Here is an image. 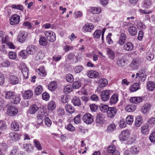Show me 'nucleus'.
<instances>
[{"label": "nucleus", "instance_id": "nucleus-53", "mask_svg": "<svg viewBox=\"0 0 155 155\" xmlns=\"http://www.w3.org/2000/svg\"><path fill=\"white\" fill-rule=\"evenodd\" d=\"M74 121L76 124L80 123L81 121V115L78 114L75 117L74 119Z\"/></svg>", "mask_w": 155, "mask_h": 155}, {"label": "nucleus", "instance_id": "nucleus-1", "mask_svg": "<svg viewBox=\"0 0 155 155\" xmlns=\"http://www.w3.org/2000/svg\"><path fill=\"white\" fill-rule=\"evenodd\" d=\"M94 118L93 116L91 114L87 113L83 116L82 120L84 123L89 124L93 122Z\"/></svg>", "mask_w": 155, "mask_h": 155}, {"label": "nucleus", "instance_id": "nucleus-49", "mask_svg": "<svg viewBox=\"0 0 155 155\" xmlns=\"http://www.w3.org/2000/svg\"><path fill=\"white\" fill-rule=\"evenodd\" d=\"M104 118L102 115H98L96 117V122L99 124H101L103 123Z\"/></svg>", "mask_w": 155, "mask_h": 155}, {"label": "nucleus", "instance_id": "nucleus-47", "mask_svg": "<svg viewBox=\"0 0 155 155\" xmlns=\"http://www.w3.org/2000/svg\"><path fill=\"white\" fill-rule=\"evenodd\" d=\"M116 150L115 146L114 145H111L108 147L107 151L108 153H113Z\"/></svg>", "mask_w": 155, "mask_h": 155}, {"label": "nucleus", "instance_id": "nucleus-56", "mask_svg": "<svg viewBox=\"0 0 155 155\" xmlns=\"http://www.w3.org/2000/svg\"><path fill=\"white\" fill-rule=\"evenodd\" d=\"M18 148L17 147H15L11 152L9 155H18Z\"/></svg>", "mask_w": 155, "mask_h": 155}, {"label": "nucleus", "instance_id": "nucleus-59", "mask_svg": "<svg viewBox=\"0 0 155 155\" xmlns=\"http://www.w3.org/2000/svg\"><path fill=\"white\" fill-rule=\"evenodd\" d=\"M154 57L153 54L150 52H148L147 53L146 58L149 61H152Z\"/></svg>", "mask_w": 155, "mask_h": 155}, {"label": "nucleus", "instance_id": "nucleus-45", "mask_svg": "<svg viewBox=\"0 0 155 155\" xmlns=\"http://www.w3.org/2000/svg\"><path fill=\"white\" fill-rule=\"evenodd\" d=\"M34 146L38 150H42V148L39 142L37 140H34Z\"/></svg>", "mask_w": 155, "mask_h": 155}, {"label": "nucleus", "instance_id": "nucleus-39", "mask_svg": "<svg viewBox=\"0 0 155 155\" xmlns=\"http://www.w3.org/2000/svg\"><path fill=\"white\" fill-rule=\"evenodd\" d=\"M43 90L42 86L39 85L35 89V93L36 95H39L41 94Z\"/></svg>", "mask_w": 155, "mask_h": 155}, {"label": "nucleus", "instance_id": "nucleus-48", "mask_svg": "<svg viewBox=\"0 0 155 155\" xmlns=\"http://www.w3.org/2000/svg\"><path fill=\"white\" fill-rule=\"evenodd\" d=\"M131 153L136 154L139 153V150L135 147H132L130 149L129 151Z\"/></svg>", "mask_w": 155, "mask_h": 155}, {"label": "nucleus", "instance_id": "nucleus-3", "mask_svg": "<svg viewBox=\"0 0 155 155\" xmlns=\"http://www.w3.org/2000/svg\"><path fill=\"white\" fill-rule=\"evenodd\" d=\"M28 37V33L25 31L20 32L17 37L18 41L21 43L24 42L27 39Z\"/></svg>", "mask_w": 155, "mask_h": 155}, {"label": "nucleus", "instance_id": "nucleus-51", "mask_svg": "<svg viewBox=\"0 0 155 155\" xmlns=\"http://www.w3.org/2000/svg\"><path fill=\"white\" fill-rule=\"evenodd\" d=\"M101 31L100 30H96L93 34L94 37L95 38H98L101 36Z\"/></svg>", "mask_w": 155, "mask_h": 155}, {"label": "nucleus", "instance_id": "nucleus-52", "mask_svg": "<svg viewBox=\"0 0 155 155\" xmlns=\"http://www.w3.org/2000/svg\"><path fill=\"white\" fill-rule=\"evenodd\" d=\"M127 124H131L133 121V117L131 115H128L127 116L126 119Z\"/></svg>", "mask_w": 155, "mask_h": 155}, {"label": "nucleus", "instance_id": "nucleus-58", "mask_svg": "<svg viewBox=\"0 0 155 155\" xmlns=\"http://www.w3.org/2000/svg\"><path fill=\"white\" fill-rule=\"evenodd\" d=\"M107 52L109 58L113 60L114 58V54L112 51L109 49L107 50Z\"/></svg>", "mask_w": 155, "mask_h": 155}, {"label": "nucleus", "instance_id": "nucleus-24", "mask_svg": "<svg viewBox=\"0 0 155 155\" xmlns=\"http://www.w3.org/2000/svg\"><path fill=\"white\" fill-rule=\"evenodd\" d=\"M116 64L118 66L122 67L125 65L126 60L124 58H118L117 60Z\"/></svg>", "mask_w": 155, "mask_h": 155}, {"label": "nucleus", "instance_id": "nucleus-6", "mask_svg": "<svg viewBox=\"0 0 155 155\" xmlns=\"http://www.w3.org/2000/svg\"><path fill=\"white\" fill-rule=\"evenodd\" d=\"M130 135L129 131L128 130H124L122 131L119 136V138L121 141L127 140Z\"/></svg>", "mask_w": 155, "mask_h": 155}, {"label": "nucleus", "instance_id": "nucleus-63", "mask_svg": "<svg viewBox=\"0 0 155 155\" xmlns=\"http://www.w3.org/2000/svg\"><path fill=\"white\" fill-rule=\"evenodd\" d=\"M149 138L151 142H155V131L153 132L150 134Z\"/></svg>", "mask_w": 155, "mask_h": 155}, {"label": "nucleus", "instance_id": "nucleus-41", "mask_svg": "<svg viewBox=\"0 0 155 155\" xmlns=\"http://www.w3.org/2000/svg\"><path fill=\"white\" fill-rule=\"evenodd\" d=\"M72 102L74 106H79L81 104L80 99L77 97H75L72 99Z\"/></svg>", "mask_w": 155, "mask_h": 155}, {"label": "nucleus", "instance_id": "nucleus-26", "mask_svg": "<svg viewBox=\"0 0 155 155\" xmlns=\"http://www.w3.org/2000/svg\"><path fill=\"white\" fill-rule=\"evenodd\" d=\"M135 25L137 26V28L143 30L145 29L146 26L144 23L140 20H136Z\"/></svg>", "mask_w": 155, "mask_h": 155}, {"label": "nucleus", "instance_id": "nucleus-10", "mask_svg": "<svg viewBox=\"0 0 155 155\" xmlns=\"http://www.w3.org/2000/svg\"><path fill=\"white\" fill-rule=\"evenodd\" d=\"M18 113L17 109L14 106L10 107L7 111L8 114L10 116H15Z\"/></svg>", "mask_w": 155, "mask_h": 155}, {"label": "nucleus", "instance_id": "nucleus-62", "mask_svg": "<svg viewBox=\"0 0 155 155\" xmlns=\"http://www.w3.org/2000/svg\"><path fill=\"white\" fill-rule=\"evenodd\" d=\"M92 12L94 14H98L101 12L100 7H92L91 8Z\"/></svg>", "mask_w": 155, "mask_h": 155}, {"label": "nucleus", "instance_id": "nucleus-34", "mask_svg": "<svg viewBox=\"0 0 155 155\" xmlns=\"http://www.w3.org/2000/svg\"><path fill=\"white\" fill-rule=\"evenodd\" d=\"M56 104L55 103L54 101H50L48 105V110H52L56 108Z\"/></svg>", "mask_w": 155, "mask_h": 155}, {"label": "nucleus", "instance_id": "nucleus-5", "mask_svg": "<svg viewBox=\"0 0 155 155\" xmlns=\"http://www.w3.org/2000/svg\"><path fill=\"white\" fill-rule=\"evenodd\" d=\"M20 67L24 78L26 79L28 78L29 70L25 64H21Z\"/></svg>", "mask_w": 155, "mask_h": 155}, {"label": "nucleus", "instance_id": "nucleus-36", "mask_svg": "<svg viewBox=\"0 0 155 155\" xmlns=\"http://www.w3.org/2000/svg\"><path fill=\"white\" fill-rule=\"evenodd\" d=\"M116 128V126L114 124H110L107 127V133H110L114 131Z\"/></svg>", "mask_w": 155, "mask_h": 155}, {"label": "nucleus", "instance_id": "nucleus-60", "mask_svg": "<svg viewBox=\"0 0 155 155\" xmlns=\"http://www.w3.org/2000/svg\"><path fill=\"white\" fill-rule=\"evenodd\" d=\"M45 126L47 127H49L51 126L52 122L51 120L48 117H46L45 120Z\"/></svg>", "mask_w": 155, "mask_h": 155}, {"label": "nucleus", "instance_id": "nucleus-20", "mask_svg": "<svg viewBox=\"0 0 155 155\" xmlns=\"http://www.w3.org/2000/svg\"><path fill=\"white\" fill-rule=\"evenodd\" d=\"M87 76L91 78H96L99 75L98 73L96 71L91 70L87 73Z\"/></svg>", "mask_w": 155, "mask_h": 155}, {"label": "nucleus", "instance_id": "nucleus-4", "mask_svg": "<svg viewBox=\"0 0 155 155\" xmlns=\"http://www.w3.org/2000/svg\"><path fill=\"white\" fill-rule=\"evenodd\" d=\"M20 17L17 14H15L12 15L10 18V23L12 25L18 24L19 22Z\"/></svg>", "mask_w": 155, "mask_h": 155}, {"label": "nucleus", "instance_id": "nucleus-19", "mask_svg": "<svg viewBox=\"0 0 155 155\" xmlns=\"http://www.w3.org/2000/svg\"><path fill=\"white\" fill-rule=\"evenodd\" d=\"M35 46L33 45H31L27 47L26 52L28 55L33 54L35 52Z\"/></svg>", "mask_w": 155, "mask_h": 155}, {"label": "nucleus", "instance_id": "nucleus-61", "mask_svg": "<svg viewBox=\"0 0 155 155\" xmlns=\"http://www.w3.org/2000/svg\"><path fill=\"white\" fill-rule=\"evenodd\" d=\"M23 26L24 28H27L28 29H31V24L28 21H25L23 24Z\"/></svg>", "mask_w": 155, "mask_h": 155}, {"label": "nucleus", "instance_id": "nucleus-55", "mask_svg": "<svg viewBox=\"0 0 155 155\" xmlns=\"http://www.w3.org/2000/svg\"><path fill=\"white\" fill-rule=\"evenodd\" d=\"M81 86V83L77 81H74L72 85V87L74 88L77 89L79 88Z\"/></svg>", "mask_w": 155, "mask_h": 155}, {"label": "nucleus", "instance_id": "nucleus-7", "mask_svg": "<svg viewBox=\"0 0 155 155\" xmlns=\"http://www.w3.org/2000/svg\"><path fill=\"white\" fill-rule=\"evenodd\" d=\"M110 90H104L102 91L101 94V99L104 101H108L110 98Z\"/></svg>", "mask_w": 155, "mask_h": 155}, {"label": "nucleus", "instance_id": "nucleus-30", "mask_svg": "<svg viewBox=\"0 0 155 155\" xmlns=\"http://www.w3.org/2000/svg\"><path fill=\"white\" fill-rule=\"evenodd\" d=\"M5 98L6 99L12 100L15 96V93L11 91H6L5 92Z\"/></svg>", "mask_w": 155, "mask_h": 155}, {"label": "nucleus", "instance_id": "nucleus-22", "mask_svg": "<svg viewBox=\"0 0 155 155\" xmlns=\"http://www.w3.org/2000/svg\"><path fill=\"white\" fill-rule=\"evenodd\" d=\"M142 99L141 97H133L130 98V101L132 103L137 104L141 102Z\"/></svg>", "mask_w": 155, "mask_h": 155}, {"label": "nucleus", "instance_id": "nucleus-18", "mask_svg": "<svg viewBox=\"0 0 155 155\" xmlns=\"http://www.w3.org/2000/svg\"><path fill=\"white\" fill-rule=\"evenodd\" d=\"M143 118L141 116H137L135 121V125L137 127H139L143 123Z\"/></svg>", "mask_w": 155, "mask_h": 155}, {"label": "nucleus", "instance_id": "nucleus-21", "mask_svg": "<svg viewBox=\"0 0 155 155\" xmlns=\"http://www.w3.org/2000/svg\"><path fill=\"white\" fill-rule=\"evenodd\" d=\"M149 125L147 124L141 127V131L143 134L146 135L149 133Z\"/></svg>", "mask_w": 155, "mask_h": 155}, {"label": "nucleus", "instance_id": "nucleus-28", "mask_svg": "<svg viewBox=\"0 0 155 155\" xmlns=\"http://www.w3.org/2000/svg\"><path fill=\"white\" fill-rule=\"evenodd\" d=\"M147 87L148 90L153 91L155 87V84L152 81H149L147 84Z\"/></svg>", "mask_w": 155, "mask_h": 155}, {"label": "nucleus", "instance_id": "nucleus-50", "mask_svg": "<svg viewBox=\"0 0 155 155\" xmlns=\"http://www.w3.org/2000/svg\"><path fill=\"white\" fill-rule=\"evenodd\" d=\"M72 90V87L70 85L65 87L64 89V92L66 94H68L71 92Z\"/></svg>", "mask_w": 155, "mask_h": 155}, {"label": "nucleus", "instance_id": "nucleus-54", "mask_svg": "<svg viewBox=\"0 0 155 155\" xmlns=\"http://www.w3.org/2000/svg\"><path fill=\"white\" fill-rule=\"evenodd\" d=\"M66 129L68 131L73 132L75 130V128L71 124H69L65 127Z\"/></svg>", "mask_w": 155, "mask_h": 155}, {"label": "nucleus", "instance_id": "nucleus-2", "mask_svg": "<svg viewBox=\"0 0 155 155\" xmlns=\"http://www.w3.org/2000/svg\"><path fill=\"white\" fill-rule=\"evenodd\" d=\"M45 36L47 39L51 42H54L56 40V35L53 31H48L45 32Z\"/></svg>", "mask_w": 155, "mask_h": 155}, {"label": "nucleus", "instance_id": "nucleus-29", "mask_svg": "<svg viewBox=\"0 0 155 155\" xmlns=\"http://www.w3.org/2000/svg\"><path fill=\"white\" fill-rule=\"evenodd\" d=\"M118 97L117 94H113L110 98L111 104H116L118 101Z\"/></svg>", "mask_w": 155, "mask_h": 155}, {"label": "nucleus", "instance_id": "nucleus-17", "mask_svg": "<svg viewBox=\"0 0 155 155\" xmlns=\"http://www.w3.org/2000/svg\"><path fill=\"white\" fill-rule=\"evenodd\" d=\"M33 91L31 90H28L25 91L23 94V97L24 99H29L32 97Z\"/></svg>", "mask_w": 155, "mask_h": 155}, {"label": "nucleus", "instance_id": "nucleus-16", "mask_svg": "<svg viewBox=\"0 0 155 155\" xmlns=\"http://www.w3.org/2000/svg\"><path fill=\"white\" fill-rule=\"evenodd\" d=\"M134 48L133 45L130 42H127L125 44L124 47V49L127 51H131Z\"/></svg>", "mask_w": 155, "mask_h": 155}, {"label": "nucleus", "instance_id": "nucleus-46", "mask_svg": "<svg viewBox=\"0 0 155 155\" xmlns=\"http://www.w3.org/2000/svg\"><path fill=\"white\" fill-rule=\"evenodd\" d=\"M139 63L138 59L135 58L134 59L130 64V66L133 68H135V66H137Z\"/></svg>", "mask_w": 155, "mask_h": 155}, {"label": "nucleus", "instance_id": "nucleus-33", "mask_svg": "<svg viewBox=\"0 0 155 155\" xmlns=\"http://www.w3.org/2000/svg\"><path fill=\"white\" fill-rule=\"evenodd\" d=\"M65 108L66 111L70 113H72L74 112V109L71 105L67 104L65 105Z\"/></svg>", "mask_w": 155, "mask_h": 155}, {"label": "nucleus", "instance_id": "nucleus-31", "mask_svg": "<svg viewBox=\"0 0 155 155\" xmlns=\"http://www.w3.org/2000/svg\"><path fill=\"white\" fill-rule=\"evenodd\" d=\"M9 136L11 139L13 140H17L19 138L18 134L15 132L10 133L9 134Z\"/></svg>", "mask_w": 155, "mask_h": 155}, {"label": "nucleus", "instance_id": "nucleus-42", "mask_svg": "<svg viewBox=\"0 0 155 155\" xmlns=\"http://www.w3.org/2000/svg\"><path fill=\"white\" fill-rule=\"evenodd\" d=\"M11 7L12 8L17 10H18L21 11H23L24 10V8L23 6L21 4H18L17 5L13 4L12 5Z\"/></svg>", "mask_w": 155, "mask_h": 155}, {"label": "nucleus", "instance_id": "nucleus-15", "mask_svg": "<svg viewBox=\"0 0 155 155\" xmlns=\"http://www.w3.org/2000/svg\"><path fill=\"white\" fill-rule=\"evenodd\" d=\"M130 34L131 36L136 35L137 32V29L136 27L134 26H130L128 28Z\"/></svg>", "mask_w": 155, "mask_h": 155}, {"label": "nucleus", "instance_id": "nucleus-37", "mask_svg": "<svg viewBox=\"0 0 155 155\" xmlns=\"http://www.w3.org/2000/svg\"><path fill=\"white\" fill-rule=\"evenodd\" d=\"M136 107L133 104L128 105L125 108L126 111L129 112H131L134 111L136 109Z\"/></svg>", "mask_w": 155, "mask_h": 155}, {"label": "nucleus", "instance_id": "nucleus-57", "mask_svg": "<svg viewBox=\"0 0 155 155\" xmlns=\"http://www.w3.org/2000/svg\"><path fill=\"white\" fill-rule=\"evenodd\" d=\"M17 56L16 53L10 51L9 52L8 57L10 59H15Z\"/></svg>", "mask_w": 155, "mask_h": 155}, {"label": "nucleus", "instance_id": "nucleus-25", "mask_svg": "<svg viewBox=\"0 0 155 155\" xmlns=\"http://www.w3.org/2000/svg\"><path fill=\"white\" fill-rule=\"evenodd\" d=\"M57 86V83L56 82L52 81L49 84L48 86V88L50 91H54L56 89Z\"/></svg>", "mask_w": 155, "mask_h": 155}, {"label": "nucleus", "instance_id": "nucleus-44", "mask_svg": "<svg viewBox=\"0 0 155 155\" xmlns=\"http://www.w3.org/2000/svg\"><path fill=\"white\" fill-rule=\"evenodd\" d=\"M23 147L24 149H26V151L28 152H30L33 150L34 147L31 144L27 143L24 144Z\"/></svg>", "mask_w": 155, "mask_h": 155}, {"label": "nucleus", "instance_id": "nucleus-9", "mask_svg": "<svg viewBox=\"0 0 155 155\" xmlns=\"http://www.w3.org/2000/svg\"><path fill=\"white\" fill-rule=\"evenodd\" d=\"M136 78H138L140 81H144L146 78V75L144 70L140 71L139 73H137L136 74Z\"/></svg>", "mask_w": 155, "mask_h": 155}, {"label": "nucleus", "instance_id": "nucleus-27", "mask_svg": "<svg viewBox=\"0 0 155 155\" xmlns=\"http://www.w3.org/2000/svg\"><path fill=\"white\" fill-rule=\"evenodd\" d=\"M108 84L107 79L102 78L98 82V85L101 87H103L106 86Z\"/></svg>", "mask_w": 155, "mask_h": 155}, {"label": "nucleus", "instance_id": "nucleus-32", "mask_svg": "<svg viewBox=\"0 0 155 155\" xmlns=\"http://www.w3.org/2000/svg\"><path fill=\"white\" fill-rule=\"evenodd\" d=\"M39 43L41 45L46 46L48 43V40L45 37H41L39 39Z\"/></svg>", "mask_w": 155, "mask_h": 155}, {"label": "nucleus", "instance_id": "nucleus-8", "mask_svg": "<svg viewBox=\"0 0 155 155\" xmlns=\"http://www.w3.org/2000/svg\"><path fill=\"white\" fill-rule=\"evenodd\" d=\"M117 112V109L114 107H110L107 111V114L108 117L111 118L114 117Z\"/></svg>", "mask_w": 155, "mask_h": 155}, {"label": "nucleus", "instance_id": "nucleus-43", "mask_svg": "<svg viewBox=\"0 0 155 155\" xmlns=\"http://www.w3.org/2000/svg\"><path fill=\"white\" fill-rule=\"evenodd\" d=\"M152 3L151 0H145L143 2V6L145 8H148L151 6Z\"/></svg>", "mask_w": 155, "mask_h": 155}, {"label": "nucleus", "instance_id": "nucleus-40", "mask_svg": "<svg viewBox=\"0 0 155 155\" xmlns=\"http://www.w3.org/2000/svg\"><path fill=\"white\" fill-rule=\"evenodd\" d=\"M20 100V98L19 95H17L15 94L13 98L12 99L11 102L14 104H17L19 103Z\"/></svg>", "mask_w": 155, "mask_h": 155}, {"label": "nucleus", "instance_id": "nucleus-13", "mask_svg": "<svg viewBox=\"0 0 155 155\" xmlns=\"http://www.w3.org/2000/svg\"><path fill=\"white\" fill-rule=\"evenodd\" d=\"M19 79L16 76L11 75L9 78V82L10 83L13 85H15L18 83Z\"/></svg>", "mask_w": 155, "mask_h": 155}, {"label": "nucleus", "instance_id": "nucleus-64", "mask_svg": "<svg viewBox=\"0 0 155 155\" xmlns=\"http://www.w3.org/2000/svg\"><path fill=\"white\" fill-rule=\"evenodd\" d=\"M148 123L152 126L155 125V118L152 117L150 118L148 121Z\"/></svg>", "mask_w": 155, "mask_h": 155}, {"label": "nucleus", "instance_id": "nucleus-35", "mask_svg": "<svg viewBox=\"0 0 155 155\" xmlns=\"http://www.w3.org/2000/svg\"><path fill=\"white\" fill-rule=\"evenodd\" d=\"M140 84L138 83L134 84L130 87V91L133 92L137 91L140 88Z\"/></svg>", "mask_w": 155, "mask_h": 155}, {"label": "nucleus", "instance_id": "nucleus-11", "mask_svg": "<svg viewBox=\"0 0 155 155\" xmlns=\"http://www.w3.org/2000/svg\"><path fill=\"white\" fill-rule=\"evenodd\" d=\"M40 107L36 104L31 105L28 110V112L31 114H35L39 110Z\"/></svg>", "mask_w": 155, "mask_h": 155}, {"label": "nucleus", "instance_id": "nucleus-12", "mask_svg": "<svg viewBox=\"0 0 155 155\" xmlns=\"http://www.w3.org/2000/svg\"><path fill=\"white\" fill-rule=\"evenodd\" d=\"M94 28V25L92 24L88 23L86 24L83 27L84 32H91Z\"/></svg>", "mask_w": 155, "mask_h": 155}, {"label": "nucleus", "instance_id": "nucleus-23", "mask_svg": "<svg viewBox=\"0 0 155 155\" xmlns=\"http://www.w3.org/2000/svg\"><path fill=\"white\" fill-rule=\"evenodd\" d=\"M11 129L15 131H17L19 129V125L18 123L14 121L11 124Z\"/></svg>", "mask_w": 155, "mask_h": 155}, {"label": "nucleus", "instance_id": "nucleus-38", "mask_svg": "<svg viewBox=\"0 0 155 155\" xmlns=\"http://www.w3.org/2000/svg\"><path fill=\"white\" fill-rule=\"evenodd\" d=\"M36 72L38 73V74L41 76H45L46 75V73L45 69L43 68H41L38 69Z\"/></svg>", "mask_w": 155, "mask_h": 155}, {"label": "nucleus", "instance_id": "nucleus-14", "mask_svg": "<svg viewBox=\"0 0 155 155\" xmlns=\"http://www.w3.org/2000/svg\"><path fill=\"white\" fill-rule=\"evenodd\" d=\"M151 107L149 103H147L144 105L141 108V112L143 114L147 113Z\"/></svg>", "mask_w": 155, "mask_h": 155}]
</instances>
